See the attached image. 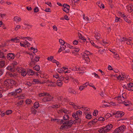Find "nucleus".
Returning <instances> with one entry per match:
<instances>
[{
    "instance_id": "nucleus-1",
    "label": "nucleus",
    "mask_w": 133,
    "mask_h": 133,
    "mask_svg": "<svg viewBox=\"0 0 133 133\" xmlns=\"http://www.w3.org/2000/svg\"><path fill=\"white\" fill-rule=\"evenodd\" d=\"M125 129V126L124 125H122L116 129L113 133H123Z\"/></svg>"
},
{
    "instance_id": "nucleus-2",
    "label": "nucleus",
    "mask_w": 133,
    "mask_h": 133,
    "mask_svg": "<svg viewBox=\"0 0 133 133\" xmlns=\"http://www.w3.org/2000/svg\"><path fill=\"white\" fill-rule=\"evenodd\" d=\"M47 96L44 97L42 99V101L46 102L50 101L53 98V97L50 95L49 94H47Z\"/></svg>"
},
{
    "instance_id": "nucleus-3",
    "label": "nucleus",
    "mask_w": 133,
    "mask_h": 133,
    "mask_svg": "<svg viewBox=\"0 0 133 133\" xmlns=\"http://www.w3.org/2000/svg\"><path fill=\"white\" fill-rule=\"evenodd\" d=\"M73 121L71 119L70 120H67V121H65V122L63 123V124H65L68 128H70L72 125L73 124Z\"/></svg>"
},
{
    "instance_id": "nucleus-4",
    "label": "nucleus",
    "mask_w": 133,
    "mask_h": 133,
    "mask_svg": "<svg viewBox=\"0 0 133 133\" xmlns=\"http://www.w3.org/2000/svg\"><path fill=\"white\" fill-rule=\"evenodd\" d=\"M20 68H17V69L16 67H13L12 66H8V67L6 68V69L11 72H14L16 70L19 71V69H20Z\"/></svg>"
},
{
    "instance_id": "nucleus-5",
    "label": "nucleus",
    "mask_w": 133,
    "mask_h": 133,
    "mask_svg": "<svg viewBox=\"0 0 133 133\" xmlns=\"http://www.w3.org/2000/svg\"><path fill=\"white\" fill-rule=\"evenodd\" d=\"M16 55L12 53H9L7 55V57L8 58H10V59H14V58Z\"/></svg>"
},
{
    "instance_id": "nucleus-6",
    "label": "nucleus",
    "mask_w": 133,
    "mask_h": 133,
    "mask_svg": "<svg viewBox=\"0 0 133 133\" xmlns=\"http://www.w3.org/2000/svg\"><path fill=\"white\" fill-rule=\"evenodd\" d=\"M27 73V74L29 75H33L35 73V72L31 69H29L28 70Z\"/></svg>"
},
{
    "instance_id": "nucleus-7",
    "label": "nucleus",
    "mask_w": 133,
    "mask_h": 133,
    "mask_svg": "<svg viewBox=\"0 0 133 133\" xmlns=\"http://www.w3.org/2000/svg\"><path fill=\"white\" fill-rule=\"evenodd\" d=\"M22 69V70L21 69V71H20L19 72H21V75L22 76H24L26 75L27 73L24 70L23 68Z\"/></svg>"
},
{
    "instance_id": "nucleus-8",
    "label": "nucleus",
    "mask_w": 133,
    "mask_h": 133,
    "mask_svg": "<svg viewBox=\"0 0 133 133\" xmlns=\"http://www.w3.org/2000/svg\"><path fill=\"white\" fill-rule=\"evenodd\" d=\"M95 35L94 36L96 38V39L97 40L100 38V34L99 33L97 32H95Z\"/></svg>"
},
{
    "instance_id": "nucleus-9",
    "label": "nucleus",
    "mask_w": 133,
    "mask_h": 133,
    "mask_svg": "<svg viewBox=\"0 0 133 133\" xmlns=\"http://www.w3.org/2000/svg\"><path fill=\"white\" fill-rule=\"evenodd\" d=\"M101 129H99L98 131L100 133H105L104 131L105 130V127H103L101 128Z\"/></svg>"
},
{
    "instance_id": "nucleus-10",
    "label": "nucleus",
    "mask_w": 133,
    "mask_h": 133,
    "mask_svg": "<svg viewBox=\"0 0 133 133\" xmlns=\"http://www.w3.org/2000/svg\"><path fill=\"white\" fill-rule=\"evenodd\" d=\"M68 92L70 93L73 94H76V92L73 89L71 88H69L68 89Z\"/></svg>"
},
{
    "instance_id": "nucleus-11",
    "label": "nucleus",
    "mask_w": 133,
    "mask_h": 133,
    "mask_svg": "<svg viewBox=\"0 0 133 133\" xmlns=\"http://www.w3.org/2000/svg\"><path fill=\"white\" fill-rule=\"evenodd\" d=\"M128 11L129 12H132L133 13V6H129L128 8Z\"/></svg>"
},
{
    "instance_id": "nucleus-12",
    "label": "nucleus",
    "mask_w": 133,
    "mask_h": 133,
    "mask_svg": "<svg viewBox=\"0 0 133 133\" xmlns=\"http://www.w3.org/2000/svg\"><path fill=\"white\" fill-rule=\"evenodd\" d=\"M69 117L68 114H65L64 115L63 119L64 121H66L69 119Z\"/></svg>"
},
{
    "instance_id": "nucleus-13",
    "label": "nucleus",
    "mask_w": 133,
    "mask_h": 133,
    "mask_svg": "<svg viewBox=\"0 0 133 133\" xmlns=\"http://www.w3.org/2000/svg\"><path fill=\"white\" fill-rule=\"evenodd\" d=\"M11 85H10V88H12V86L13 85V84L14 85H17V86H18V83L15 81H14L12 79H11Z\"/></svg>"
},
{
    "instance_id": "nucleus-14",
    "label": "nucleus",
    "mask_w": 133,
    "mask_h": 133,
    "mask_svg": "<svg viewBox=\"0 0 133 133\" xmlns=\"http://www.w3.org/2000/svg\"><path fill=\"white\" fill-rule=\"evenodd\" d=\"M14 19L15 21L17 22L21 21V18L20 17L16 16L14 17Z\"/></svg>"
},
{
    "instance_id": "nucleus-15",
    "label": "nucleus",
    "mask_w": 133,
    "mask_h": 133,
    "mask_svg": "<svg viewBox=\"0 0 133 133\" xmlns=\"http://www.w3.org/2000/svg\"><path fill=\"white\" fill-rule=\"evenodd\" d=\"M57 84L58 86L61 87L62 86V81L57 80Z\"/></svg>"
},
{
    "instance_id": "nucleus-16",
    "label": "nucleus",
    "mask_w": 133,
    "mask_h": 133,
    "mask_svg": "<svg viewBox=\"0 0 133 133\" xmlns=\"http://www.w3.org/2000/svg\"><path fill=\"white\" fill-rule=\"evenodd\" d=\"M15 91L16 93V95H17V94L21 93L22 91V90L21 88H19L15 90Z\"/></svg>"
},
{
    "instance_id": "nucleus-17",
    "label": "nucleus",
    "mask_w": 133,
    "mask_h": 133,
    "mask_svg": "<svg viewBox=\"0 0 133 133\" xmlns=\"http://www.w3.org/2000/svg\"><path fill=\"white\" fill-rule=\"evenodd\" d=\"M113 127L112 125L110 124H108L106 126H105V128H107V129H109V130H110Z\"/></svg>"
},
{
    "instance_id": "nucleus-18",
    "label": "nucleus",
    "mask_w": 133,
    "mask_h": 133,
    "mask_svg": "<svg viewBox=\"0 0 133 133\" xmlns=\"http://www.w3.org/2000/svg\"><path fill=\"white\" fill-rule=\"evenodd\" d=\"M34 107L36 109H37L39 107V104L38 102H35L34 105Z\"/></svg>"
},
{
    "instance_id": "nucleus-19",
    "label": "nucleus",
    "mask_w": 133,
    "mask_h": 133,
    "mask_svg": "<svg viewBox=\"0 0 133 133\" xmlns=\"http://www.w3.org/2000/svg\"><path fill=\"white\" fill-rule=\"evenodd\" d=\"M31 112L32 114L35 115L37 111L33 107H32L31 108Z\"/></svg>"
},
{
    "instance_id": "nucleus-20",
    "label": "nucleus",
    "mask_w": 133,
    "mask_h": 133,
    "mask_svg": "<svg viewBox=\"0 0 133 133\" xmlns=\"http://www.w3.org/2000/svg\"><path fill=\"white\" fill-rule=\"evenodd\" d=\"M40 68V67L38 65H36L34 67L33 69H34L36 70V71H39Z\"/></svg>"
},
{
    "instance_id": "nucleus-21",
    "label": "nucleus",
    "mask_w": 133,
    "mask_h": 133,
    "mask_svg": "<svg viewBox=\"0 0 133 133\" xmlns=\"http://www.w3.org/2000/svg\"><path fill=\"white\" fill-rule=\"evenodd\" d=\"M88 55L89 54H88V55H82V57L84 59L85 58H88V60H87V61L88 62L90 61V59L89 58V56H88Z\"/></svg>"
},
{
    "instance_id": "nucleus-22",
    "label": "nucleus",
    "mask_w": 133,
    "mask_h": 133,
    "mask_svg": "<svg viewBox=\"0 0 133 133\" xmlns=\"http://www.w3.org/2000/svg\"><path fill=\"white\" fill-rule=\"evenodd\" d=\"M5 65V61H0V68H2Z\"/></svg>"
},
{
    "instance_id": "nucleus-23",
    "label": "nucleus",
    "mask_w": 133,
    "mask_h": 133,
    "mask_svg": "<svg viewBox=\"0 0 133 133\" xmlns=\"http://www.w3.org/2000/svg\"><path fill=\"white\" fill-rule=\"evenodd\" d=\"M11 79H7L5 81V83H7L8 84H9V87H10V85H11Z\"/></svg>"
},
{
    "instance_id": "nucleus-24",
    "label": "nucleus",
    "mask_w": 133,
    "mask_h": 133,
    "mask_svg": "<svg viewBox=\"0 0 133 133\" xmlns=\"http://www.w3.org/2000/svg\"><path fill=\"white\" fill-rule=\"evenodd\" d=\"M67 126L65 124H63V125L61 126L60 128L63 130L65 128L68 129V128Z\"/></svg>"
},
{
    "instance_id": "nucleus-25",
    "label": "nucleus",
    "mask_w": 133,
    "mask_h": 133,
    "mask_svg": "<svg viewBox=\"0 0 133 133\" xmlns=\"http://www.w3.org/2000/svg\"><path fill=\"white\" fill-rule=\"evenodd\" d=\"M8 95L10 96H16V93L15 91L12 92H11L9 93L8 94Z\"/></svg>"
},
{
    "instance_id": "nucleus-26",
    "label": "nucleus",
    "mask_w": 133,
    "mask_h": 133,
    "mask_svg": "<svg viewBox=\"0 0 133 133\" xmlns=\"http://www.w3.org/2000/svg\"><path fill=\"white\" fill-rule=\"evenodd\" d=\"M86 118L88 119H90L92 117V116L91 115L88 114L86 115Z\"/></svg>"
},
{
    "instance_id": "nucleus-27",
    "label": "nucleus",
    "mask_w": 133,
    "mask_h": 133,
    "mask_svg": "<svg viewBox=\"0 0 133 133\" xmlns=\"http://www.w3.org/2000/svg\"><path fill=\"white\" fill-rule=\"evenodd\" d=\"M90 43L92 44V45L93 46H95V47H96V48H100V47H99V46H96V45H95V44L94 42L93 41H90Z\"/></svg>"
},
{
    "instance_id": "nucleus-28",
    "label": "nucleus",
    "mask_w": 133,
    "mask_h": 133,
    "mask_svg": "<svg viewBox=\"0 0 133 133\" xmlns=\"http://www.w3.org/2000/svg\"><path fill=\"white\" fill-rule=\"evenodd\" d=\"M0 58H5V57L4 56V53L1 52V51L0 52Z\"/></svg>"
},
{
    "instance_id": "nucleus-29",
    "label": "nucleus",
    "mask_w": 133,
    "mask_h": 133,
    "mask_svg": "<svg viewBox=\"0 0 133 133\" xmlns=\"http://www.w3.org/2000/svg\"><path fill=\"white\" fill-rule=\"evenodd\" d=\"M72 116L75 119H76L78 117V116L76 113H73L72 115Z\"/></svg>"
},
{
    "instance_id": "nucleus-30",
    "label": "nucleus",
    "mask_w": 133,
    "mask_h": 133,
    "mask_svg": "<svg viewBox=\"0 0 133 133\" xmlns=\"http://www.w3.org/2000/svg\"><path fill=\"white\" fill-rule=\"evenodd\" d=\"M124 19V20L128 23H131V21L127 17H125Z\"/></svg>"
},
{
    "instance_id": "nucleus-31",
    "label": "nucleus",
    "mask_w": 133,
    "mask_h": 133,
    "mask_svg": "<svg viewBox=\"0 0 133 133\" xmlns=\"http://www.w3.org/2000/svg\"><path fill=\"white\" fill-rule=\"evenodd\" d=\"M31 102V100L29 99H26L25 101L26 104H30Z\"/></svg>"
},
{
    "instance_id": "nucleus-32",
    "label": "nucleus",
    "mask_w": 133,
    "mask_h": 133,
    "mask_svg": "<svg viewBox=\"0 0 133 133\" xmlns=\"http://www.w3.org/2000/svg\"><path fill=\"white\" fill-rule=\"evenodd\" d=\"M98 4H100V5H98V6L100 8H102V9L104 8V5L101 3H100L99 2L98 3Z\"/></svg>"
},
{
    "instance_id": "nucleus-33",
    "label": "nucleus",
    "mask_w": 133,
    "mask_h": 133,
    "mask_svg": "<svg viewBox=\"0 0 133 133\" xmlns=\"http://www.w3.org/2000/svg\"><path fill=\"white\" fill-rule=\"evenodd\" d=\"M60 107V105H58L57 104L53 105L51 106V108H57L59 107Z\"/></svg>"
},
{
    "instance_id": "nucleus-34",
    "label": "nucleus",
    "mask_w": 133,
    "mask_h": 133,
    "mask_svg": "<svg viewBox=\"0 0 133 133\" xmlns=\"http://www.w3.org/2000/svg\"><path fill=\"white\" fill-rule=\"evenodd\" d=\"M57 71L59 73H61L63 72L64 71V70H63L61 68H59L57 69Z\"/></svg>"
},
{
    "instance_id": "nucleus-35",
    "label": "nucleus",
    "mask_w": 133,
    "mask_h": 133,
    "mask_svg": "<svg viewBox=\"0 0 133 133\" xmlns=\"http://www.w3.org/2000/svg\"><path fill=\"white\" fill-rule=\"evenodd\" d=\"M97 119L96 118L94 119L92 121V124H95L97 121Z\"/></svg>"
},
{
    "instance_id": "nucleus-36",
    "label": "nucleus",
    "mask_w": 133,
    "mask_h": 133,
    "mask_svg": "<svg viewBox=\"0 0 133 133\" xmlns=\"http://www.w3.org/2000/svg\"><path fill=\"white\" fill-rule=\"evenodd\" d=\"M33 82H35L36 83H41V82L38 80V79H34L33 80Z\"/></svg>"
},
{
    "instance_id": "nucleus-37",
    "label": "nucleus",
    "mask_w": 133,
    "mask_h": 133,
    "mask_svg": "<svg viewBox=\"0 0 133 133\" xmlns=\"http://www.w3.org/2000/svg\"><path fill=\"white\" fill-rule=\"evenodd\" d=\"M12 112V111L11 110H9L7 111L6 112V114L8 115L9 114H11Z\"/></svg>"
},
{
    "instance_id": "nucleus-38",
    "label": "nucleus",
    "mask_w": 133,
    "mask_h": 133,
    "mask_svg": "<svg viewBox=\"0 0 133 133\" xmlns=\"http://www.w3.org/2000/svg\"><path fill=\"white\" fill-rule=\"evenodd\" d=\"M66 47V45H63L62 46H60V50H65Z\"/></svg>"
},
{
    "instance_id": "nucleus-39",
    "label": "nucleus",
    "mask_w": 133,
    "mask_h": 133,
    "mask_svg": "<svg viewBox=\"0 0 133 133\" xmlns=\"http://www.w3.org/2000/svg\"><path fill=\"white\" fill-rule=\"evenodd\" d=\"M24 102V101L23 100H21L20 101L18 102L17 103V104L19 105H21Z\"/></svg>"
},
{
    "instance_id": "nucleus-40",
    "label": "nucleus",
    "mask_w": 133,
    "mask_h": 133,
    "mask_svg": "<svg viewBox=\"0 0 133 133\" xmlns=\"http://www.w3.org/2000/svg\"><path fill=\"white\" fill-rule=\"evenodd\" d=\"M98 112V111L97 110H95L93 114V115L94 116H96L97 115Z\"/></svg>"
},
{
    "instance_id": "nucleus-41",
    "label": "nucleus",
    "mask_w": 133,
    "mask_h": 133,
    "mask_svg": "<svg viewBox=\"0 0 133 133\" xmlns=\"http://www.w3.org/2000/svg\"><path fill=\"white\" fill-rule=\"evenodd\" d=\"M72 3L74 5H76V3H78V2L77 0H73V1L71 0Z\"/></svg>"
},
{
    "instance_id": "nucleus-42",
    "label": "nucleus",
    "mask_w": 133,
    "mask_h": 133,
    "mask_svg": "<svg viewBox=\"0 0 133 133\" xmlns=\"http://www.w3.org/2000/svg\"><path fill=\"white\" fill-rule=\"evenodd\" d=\"M17 64V63L15 61L12 64V66L13 67H16V65Z\"/></svg>"
},
{
    "instance_id": "nucleus-43",
    "label": "nucleus",
    "mask_w": 133,
    "mask_h": 133,
    "mask_svg": "<svg viewBox=\"0 0 133 133\" xmlns=\"http://www.w3.org/2000/svg\"><path fill=\"white\" fill-rule=\"evenodd\" d=\"M35 62H33L32 61H30L29 64V65L31 66H33L35 64Z\"/></svg>"
},
{
    "instance_id": "nucleus-44",
    "label": "nucleus",
    "mask_w": 133,
    "mask_h": 133,
    "mask_svg": "<svg viewBox=\"0 0 133 133\" xmlns=\"http://www.w3.org/2000/svg\"><path fill=\"white\" fill-rule=\"evenodd\" d=\"M76 119V120H77L76 121L77 122V123H81V118L78 117Z\"/></svg>"
},
{
    "instance_id": "nucleus-45",
    "label": "nucleus",
    "mask_w": 133,
    "mask_h": 133,
    "mask_svg": "<svg viewBox=\"0 0 133 133\" xmlns=\"http://www.w3.org/2000/svg\"><path fill=\"white\" fill-rule=\"evenodd\" d=\"M76 113L77 114V115H82V112L81 111L79 110L77 111Z\"/></svg>"
},
{
    "instance_id": "nucleus-46",
    "label": "nucleus",
    "mask_w": 133,
    "mask_h": 133,
    "mask_svg": "<svg viewBox=\"0 0 133 133\" xmlns=\"http://www.w3.org/2000/svg\"><path fill=\"white\" fill-rule=\"evenodd\" d=\"M128 39L127 38L123 37L122 38L121 40V43L122 42H123L124 41H125L128 40Z\"/></svg>"
},
{
    "instance_id": "nucleus-47",
    "label": "nucleus",
    "mask_w": 133,
    "mask_h": 133,
    "mask_svg": "<svg viewBox=\"0 0 133 133\" xmlns=\"http://www.w3.org/2000/svg\"><path fill=\"white\" fill-rule=\"evenodd\" d=\"M39 9L37 7H36L34 9V12H37L39 11Z\"/></svg>"
},
{
    "instance_id": "nucleus-48",
    "label": "nucleus",
    "mask_w": 133,
    "mask_h": 133,
    "mask_svg": "<svg viewBox=\"0 0 133 133\" xmlns=\"http://www.w3.org/2000/svg\"><path fill=\"white\" fill-rule=\"evenodd\" d=\"M127 85L129 88L133 87V84L132 83H130L128 84Z\"/></svg>"
},
{
    "instance_id": "nucleus-49",
    "label": "nucleus",
    "mask_w": 133,
    "mask_h": 133,
    "mask_svg": "<svg viewBox=\"0 0 133 133\" xmlns=\"http://www.w3.org/2000/svg\"><path fill=\"white\" fill-rule=\"evenodd\" d=\"M117 99L118 100V102L119 103H127V102H125V101H124L123 102L122 101V100H121V99H119V98Z\"/></svg>"
},
{
    "instance_id": "nucleus-50",
    "label": "nucleus",
    "mask_w": 133,
    "mask_h": 133,
    "mask_svg": "<svg viewBox=\"0 0 133 133\" xmlns=\"http://www.w3.org/2000/svg\"><path fill=\"white\" fill-rule=\"evenodd\" d=\"M58 78H59V80L62 81L64 80V76L62 75H61L60 76H59V77H58Z\"/></svg>"
},
{
    "instance_id": "nucleus-51",
    "label": "nucleus",
    "mask_w": 133,
    "mask_h": 133,
    "mask_svg": "<svg viewBox=\"0 0 133 133\" xmlns=\"http://www.w3.org/2000/svg\"><path fill=\"white\" fill-rule=\"evenodd\" d=\"M59 41L61 44L63 45H64V44L65 43V42L63 40H62L61 39H59Z\"/></svg>"
},
{
    "instance_id": "nucleus-52",
    "label": "nucleus",
    "mask_w": 133,
    "mask_h": 133,
    "mask_svg": "<svg viewBox=\"0 0 133 133\" xmlns=\"http://www.w3.org/2000/svg\"><path fill=\"white\" fill-rule=\"evenodd\" d=\"M78 43V42L77 40H75L73 42V44L74 45H77Z\"/></svg>"
},
{
    "instance_id": "nucleus-53",
    "label": "nucleus",
    "mask_w": 133,
    "mask_h": 133,
    "mask_svg": "<svg viewBox=\"0 0 133 133\" xmlns=\"http://www.w3.org/2000/svg\"><path fill=\"white\" fill-rule=\"evenodd\" d=\"M5 115V112L3 111H0V115H1L2 116H3Z\"/></svg>"
},
{
    "instance_id": "nucleus-54",
    "label": "nucleus",
    "mask_w": 133,
    "mask_h": 133,
    "mask_svg": "<svg viewBox=\"0 0 133 133\" xmlns=\"http://www.w3.org/2000/svg\"><path fill=\"white\" fill-rule=\"evenodd\" d=\"M63 10L65 11V12L66 13H68L69 12V10H68V9H66L64 8H62Z\"/></svg>"
},
{
    "instance_id": "nucleus-55",
    "label": "nucleus",
    "mask_w": 133,
    "mask_h": 133,
    "mask_svg": "<svg viewBox=\"0 0 133 133\" xmlns=\"http://www.w3.org/2000/svg\"><path fill=\"white\" fill-rule=\"evenodd\" d=\"M54 57L53 56H50V57H48L47 58V59L48 61H51L52 59H53Z\"/></svg>"
},
{
    "instance_id": "nucleus-56",
    "label": "nucleus",
    "mask_w": 133,
    "mask_h": 133,
    "mask_svg": "<svg viewBox=\"0 0 133 133\" xmlns=\"http://www.w3.org/2000/svg\"><path fill=\"white\" fill-rule=\"evenodd\" d=\"M98 120L99 121H104L105 120V119L102 117H100L98 118Z\"/></svg>"
},
{
    "instance_id": "nucleus-57",
    "label": "nucleus",
    "mask_w": 133,
    "mask_h": 133,
    "mask_svg": "<svg viewBox=\"0 0 133 133\" xmlns=\"http://www.w3.org/2000/svg\"><path fill=\"white\" fill-rule=\"evenodd\" d=\"M53 77L56 78H58V77H59V75L57 73L56 75H53Z\"/></svg>"
},
{
    "instance_id": "nucleus-58",
    "label": "nucleus",
    "mask_w": 133,
    "mask_h": 133,
    "mask_svg": "<svg viewBox=\"0 0 133 133\" xmlns=\"http://www.w3.org/2000/svg\"><path fill=\"white\" fill-rule=\"evenodd\" d=\"M45 4H46L49 5L50 7H51L52 5L51 4V3L50 2H45Z\"/></svg>"
},
{
    "instance_id": "nucleus-59",
    "label": "nucleus",
    "mask_w": 133,
    "mask_h": 133,
    "mask_svg": "<svg viewBox=\"0 0 133 133\" xmlns=\"http://www.w3.org/2000/svg\"><path fill=\"white\" fill-rule=\"evenodd\" d=\"M66 46H67L68 48H69L72 49V46H71L70 44H68L67 43H66Z\"/></svg>"
},
{
    "instance_id": "nucleus-60",
    "label": "nucleus",
    "mask_w": 133,
    "mask_h": 133,
    "mask_svg": "<svg viewBox=\"0 0 133 133\" xmlns=\"http://www.w3.org/2000/svg\"><path fill=\"white\" fill-rule=\"evenodd\" d=\"M64 121L63 119H61L59 121V122L60 123V124H63V123H64L65 122Z\"/></svg>"
},
{
    "instance_id": "nucleus-61",
    "label": "nucleus",
    "mask_w": 133,
    "mask_h": 133,
    "mask_svg": "<svg viewBox=\"0 0 133 133\" xmlns=\"http://www.w3.org/2000/svg\"><path fill=\"white\" fill-rule=\"evenodd\" d=\"M86 87L87 86H85L84 87L83 86H80L79 87V89L80 90V91H82V90H83V89H84V87Z\"/></svg>"
},
{
    "instance_id": "nucleus-62",
    "label": "nucleus",
    "mask_w": 133,
    "mask_h": 133,
    "mask_svg": "<svg viewBox=\"0 0 133 133\" xmlns=\"http://www.w3.org/2000/svg\"><path fill=\"white\" fill-rule=\"evenodd\" d=\"M124 112H122L118 115V116H119V117H122L124 115Z\"/></svg>"
},
{
    "instance_id": "nucleus-63",
    "label": "nucleus",
    "mask_w": 133,
    "mask_h": 133,
    "mask_svg": "<svg viewBox=\"0 0 133 133\" xmlns=\"http://www.w3.org/2000/svg\"><path fill=\"white\" fill-rule=\"evenodd\" d=\"M25 85H28L30 87L32 85V84L30 82H27L26 84H25Z\"/></svg>"
},
{
    "instance_id": "nucleus-64",
    "label": "nucleus",
    "mask_w": 133,
    "mask_h": 133,
    "mask_svg": "<svg viewBox=\"0 0 133 133\" xmlns=\"http://www.w3.org/2000/svg\"><path fill=\"white\" fill-rule=\"evenodd\" d=\"M39 61V60H38V58H37V57H35L34 58V61L35 62H37L38 61Z\"/></svg>"
}]
</instances>
